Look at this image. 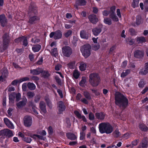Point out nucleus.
I'll return each instance as SVG.
<instances>
[{"instance_id": "obj_25", "label": "nucleus", "mask_w": 148, "mask_h": 148, "mask_svg": "<svg viewBox=\"0 0 148 148\" xmlns=\"http://www.w3.org/2000/svg\"><path fill=\"white\" fill-rule=\"evenodd\" d=\"M105 115L102 112H98L95 114L96 118L99 120H103L105 118Z\"/></svg>"}, {"instance_id": "obj_45", "label": "nucleus", "mask_w": 148, "mask_h": 148, "mask_svg": "<svg viewBox=\"0 0 148 148\" xmlns=\"http://www.w3.org/2000/svg\"><path fill=\"white\" fill-rule=\"evenodd\" d=\"M142 22V19L141 17L140 16H137L136 17V23L137 25L140 24Z\"/></svg>"}, {"instance_id": "obj_30", "label": "nucleus", "mask_w": 148, "mask_h": 148, "mask_svg": "<svg viewBox=\"0 0 148 148\" xmlns=\"http://www.w3.org/2000/svg\"><path fill=\"white\" fill-rule=\"evenodd\" d=\"M39 18L36 16H33L31 17L29 19V22L30 24H33L36 21L38 20Z\"/></svg>"}, {"instance_id": "obj_15", "label": "nucleus", "mask_w": 148, "mask_h": 148, "mask_svg": "<svg viewBox=\"0 0 148 148\" xmlns=\"http://www.w3.org/2000/svg\"><path fill=\"white\" fill-rule=\"evenodd\" d=\"M20 40L23 42V44L25 46H27V38L25 37H22L16 39L15 40V42H18Z\"/></svg>"}, {"instance_id": "obj_57", "label": "nucleus", "mask_w": 148, "mask_h": 148, "mask_svg": "<svg viewBox=\"0 0 148 148\" xmlns=\"http://www.w3.org/2000/svg\"><path fill=\"white\" fill-rule=\"evenodd\" d=\"M110 11L107 10H105L103 11L102 14L103 16H107L109 14H110Z\"/></svg>"}, {"instance_id": "obj_23", "label": "nucleus", "mask_w": 148, "mask_h": 148, "mask_svg": "<svg viewBox=\"0 0 148 148\" xmlns=\"http://www.w3.org/2000/svg\"><path fill=\"white\" fill-rule=\"evenodd\" d=\"M134 56L136 58H140L143 56V51L140 50H136L134 52Z\"/></svg>"}, {"instance_id": "obj_4", "label": "nucleus", "mask_w": 148, "mask_h": 148, "mask_svg": "<svg viewBox=\"0 0 148 148\" xmlns=\"http://www.w3.org/2000/svg\"><path fill=\"white\" fill-rule=\"evenodd\" d=\"M91 47L89 44L84 45L80 48V51L82 55L85 58H87L90 54Z\"/></svg>"}, {"instance_id": "obj_41", "label": "nucleus", "mask_w": 148, "mask_h": 148, "mask_svg": "<svg viewBox=\"0 0 148 148\" xmlns=\"http://www.w3.org/2000/svg\"><path fill=\"white\" fill-rule=\"evenodd\" d=\"M75 62L73 61L69 63L67 65V67L71 69H74L75 67Z\"/></svg>"}, {"instance_id": "obj_32", "label": "nucleus", "mask_w": 148, "mask_h": 148, "mask_svg": "<svg viewBox=\"0 0 148 148\" xmlns=\"http://www.w3.org/2000/svg\"><path fill=\"white\" fill-rule=\"evenodd\" d=\"M136 40L138 44L146 42V39L145 38L143 37H138Z\"/></svg>"}, {"instance_id": "obj_39", "label": "nucleus", "mask_w": 148, "mask_h": 148, "mask_svg": "<svg viewBox=\"0 0 148 148\" xmlns=\"http://www.w3.org/2000/svg\"><path fill=\"white\" fill-rule=\"evenodd\" d=\"M139 128L142 131H146L148 130V127L144 124H142L140 125Z\"/></svg>"}, {"instance_id": "obj_8", "label": "nucleus", "mask_w": 148, "mask_h": 148, "mask_svg": "<svg viewBox=\"0 0 148 148\" xmlns=\"http://www.w3.org/2000/svg\"><path fill=\"white\" fill-rule=\"evenodd\" d=\"M62 33L60 30H57L55 32H52L49 35L50 38L53 37L55 40L59 39L62 38Z\"/></svg>"}, {"instance_id": "obj_11", "label": "nucleus", "mask_w": 148, "mask_h": 148, "mask_svg": "<svg viewBox=\"0 0 148 148\" xmlns=\"http://www.w3.org/2000/svg\"><path fill=\"white\" fill-rule=\"evenodd\" d=\"M1 72L2 75L0 77V82H3L8 75V70L6 68H4L1 70Z\"/></svg>"}, {"instance_id": "obj_36", "label": "nucleus", "mask_w": 148, "mask_h": 148, "mask_svg": "<svg viewBox=\"0 0 148 148\" xmlns=\"http://www.w3.org/2000/svg\"><path fill=\"white\" fill-rule=\"evenodd\" d=\"M76 2L79 5H84L86 4V2L85 0H76Z\"/></svg>"}, {"instance_id": "obj_21", "label": "nucleus", "mask_w": 148, "mask_h": 148, "mask_svg": "<svg viewBox=\"0 0 148 148\" xmlns=\"http://www.w3.org/2000/svg\"><path fill=\"white\" fill-rule=\"evenodd\" d=\"M74 113L78 118L82 119V120L85 122L87 121L86 119L85 116L84 115H82L78 111H75Z\"/></svg>"}, {"instance_id": "obj_6", "label": "nucleus", "mask_w": 148, "mask_h": 148, "mask_svg": "<svg viewBox=\"0 0 148 148\" xmlns=\"http://www.w3.org/2000/svg\"><path fill=\"white\" fill-rule=\"evenodd\" d=\"M14 133L8 129H5L0 131V135L2 136H5L10 138L13 136L14 135Z\"/></svg>"}, {"instance_id": "obj_54", "label": "nucleus", "mask_w": 148, "mask_h": 148, "mask_svg": "<svg viewBox=\"0 0 148 148\" xmlns=\"http://www.w3.org/2000/svg\"><path fill=\"white\" fill-rule=\"evenodd\" d=\"M72 33V31L70 30L66 32L64 34V36L66 37H68Z\"/></svg>"}, {"instance_id": "obj_58", "label": "nucleus", "mask_w": 148, "mask_h": 148, "mask_svg": "<svg viewBox=\"0 0 148 148\" xmlns=\"http://www.w3.org/2000/svg\"><path fill=\"white\" fill-rule=\"evenodd\" d=\"M99 45L97 44V45H93L92 46V49L93 50H97L99 49Z\"/></svg>"}, {"instance_id": "obj_49", "label": "nucleus", "mask_w": 148, "mask_h": 148, "mask_svg": "<svg viewBox=\"0 0 148 148\" xmlns=\"http://www.w3.org/2000/svg\"><path fill=\"white\" fill-rule=\"evenodd\" d=\"M35 95V94L33 92H29L27 93V96L28 98L33 97Z\"/></svg>"}, {"instance_id": "obj_40", "label": "nucleus", "mask_w": 148, "mask_h": 148, "mask_svg": "<svg viewBox=\"0 0 148 148\" xmlns=\"http://www.w3.org/2000/svg\"><path fill=\"white\" fill-rule=\"evenodd\" d=\"M16 93H13L10 94L9 95V99L10 102H13L15 99Z\"/></svg>"}, {"instance_id": "obj_62", "label": "nucleus", "mask_w": 148, "mask_h": 148, "mask_svg": "<svg viewBox=\"0 0 148 148\" xmlns=\"http://www.w3.org/2000/svg\"><path fill=\"white\" fill-rule=\"evenodd\" d=\"M57 91L60 97L61 98H62L63 97V95L62 91L60 90L59 89H58Z\"/></svg>"}, {"instance_id": "obj_43", "label": "nucleus", "mask_w": 148, "mask_h": 148, "mask_svg": "<svg viewBox=\"0 0 148 148\" xmlns=\"http://www.w3.org/2000/svg\"><path fill=\"white\" fill-rule=\"evenodd\" d=\"M30 106H31L32 107V110L34 112L35 114H38L36 110L37 109L33 106V104L32 102H30L29 103Z\"/></svg>"}, {"instance_id": "obj_42", "label": "nucleus", "mask_w": 148, "mask_h": 148, "mask_svg": "<svg viewBox=\"0 0 148 148\" xmlns=\"http://www.w3.org/2000/svg\"><path fill=\"white\" fill-rule=\"evenodd\" d=\"M113 134L115 137H118L120 136L121 133L119 132V130L116 129L113 133Z\"/></svg>"}, {"instance_id": "obj_46", "label": "nucleus", "mask_w": 148, "mask_h": 148, "mask_svg": "<svg viewBox=\"0 0 148 148\" xmlns=\"http://www.w3.org/2000/svg\"><path fill=\"white\" fill-rule=\"evenodd\" d=\"M90 132L93 135H95L96 134V130L95 127H92L90 128Z\"/></svg>"}, {"instance_id": "obj_1", "label": "nucleus", "mask_w": 148, "mask_h": 148, "mask_svg": "<svg viewBox=\"0 0 148 148\" xmlns=\"http://www.w3.org/2000/svg\"><path fill=\"white\" fill-rule=\"evenodd\" d=\"M115 103L121 107H125L127 106L128 104L127 99L122 94L119 92L115 94Z\"/></svg>"}, {"instance_id": "obj_63", "label": "nucleus", "mask_w": 148, "mask_h": 148, "mask_svg": "<svg viewBox=\"0 0 148 148\" xmlns=\"http://www.w3.org/2000/svg\"><path fill=\"white\" fill-rule=\"evenodd\" d=\"M62 66L60 64H58L55 67V69L56 71H59L61 68Z\"/></svg>"}, {"instance_id": "obj_14", "label": "nucleus", "mask_w": 148, "mask_h": 148, "mask_svg": "<svg viewBox=\"0 0 148 148\" xmlns=\"http://www.w3.org/2000/svg\"><path fill=\"white\" fill-rule=\"evenodd\" d=\"M148 146V144L146 139H143L140 143L138 148H147Z\"/></svg>"}, {"instance_id": "obj_50", "label": "nucleus", "mask_w": 148, "mask_h": 148, "mask_svg": "<svg viewBox=\"0 0 148 148\" xmlns=\"http://www.w3.org/2000/svg\"><path fill=\"white\" fill-rule=\"evenodd\" d=\"M139 142V140L138 139L135 140H134L131 143L132 147H133L134 146L136 145Z\"/></svg>"}, {"instance_id": "obj_60", "label": "nucleus", "mask_w": 148, "mask_h": 148, "mask_svg": "<svg viewBox=\"0 0 148 148\" xmlns=\"http://www.w3.org/2000/svg\"><path fill=\"white\" fill-rule=\"evenodd\" d=\"M23 140L27 143H30L32 141V139L29 138L25 137L23 138Z\"/></svg>"}, {"instance_id": "obj_3", "label": "nucleus", "mask_w": 148, "mask_h": 148, "mask_svg": "<svg viewBox=\"0 0 148 148\" xmlns=\"http://www.w3.org/2000/svg\"><path fill=\"white\" fill-rule=\"evenodd\" d=\"M100 80L99 76L97 73H92L89 75V82L90 85L93 87L98 86Z\"/></svg>"}, {"instance_id": "obj_33", "label": "nucleus", "mask_w": 148, "mask_h": 148, "mask_svg": "<svg viewBox=\"0 0 148 148\" xmlns=\"http://www.w3.org/2000/svg\"><path fill=\"white\" fill-rule=\"evenodd\" d=\"M28 136H29L33 138H38L43 140H45V137L38 135H32L31 134H28Z\"/></svg>"}, {"instance_id": "obj_19", "label": "nucleus", "mask_w": 148, "mask_h": 148, "mask_svg": "<svg viewBox=\"0 0 148 148\" xmlns=\"http://www.w3.org/2000/svg\"><path fill=\"white\" fill-rule=\"evenodd\" d=\"M101 27H96L92 29L93 34L95 36L98 35L101 31Z\"/></svg>"}, {"instance_id": "obj_10", "label": "nucleus", "mask_w": 148, "mask_h": 148, "mask_svg": "<svg viewBox=\"0 0 148 148\" xmlns=\"http://www.w3.org/2000/svg\"><path fill=\"white\" fill-rule=\"evenodd\" d=\"M24 123L25 125L27 127H29L32 125V119L31 117L26 116L24 119Z\"/></svg>"}, {"instance_id": "obj_53", "label": "nucleus", "mask_w": 148, "mask_h": 148, "mask_svg": "<svg viewBox=\"0 0 148 148\" xmlns=\"http://www.w3.org/2000/svg\"><path fill=\"white\" fill-rule=\"evenodd\" d=\"M40 40L39 39L37 38L36 37H33L31 40V42L34 43H36L39 42Z\"/></svg>"}, {"instance_id": "obj_56", "label": "nucleus", "mask_w": 148, "mask_h": 148, "mask_svg": "<svg viewBox=\"0 0 148 148\" xmlns=\"http://www.w3.org/2000/svg\"><path fill=\"white\" fill-rule=\"evenodd\" d=\"M95 118L94 114L92 112H90L89 115V119L90 120H93Z\"/></svg>"}, {"instance_id": "obj_27", "label": "nucleus", "mask_w": 148, "mask_h": 148, "mask_svg": "<svg viewBox=\"0 0 148 148\" xmlns=\"http://www.w3.org/2000/svg\"><path fill=\"white\" fill-rule=\"evenodd\" d=\"M32 50L34 52L38 51L41 48V46L39 45H33L32 47Z\"/></svg>"}, {"instance_id": "obj_12", "label": "nucleus", "mask_w": 148, "mask_h": 148, "mask_svg": "<svg viewBox=\"0 0 148 148\" xmlns=\"http://www.w3.org/2000/svg\"><path fill=\"white\" fill-rule=\"evenodd\" d=\"M3 120L4 123L9 128L12 129H14V126L13 124L7 118H4Z\"/></svg>"}, {"instance_id": "obj_28", "label": "nucleus", "mask_w": 148, "mask_h": 148, "mask_svg": "<svg viewBox=\"0 0 148 148\" xmlns=\"http://www.w3.org/2000/svg\"><path fill=\"white\" fill-rule=\"evenodd\" d=\"M130 73V70L127 69L124 70L121 73V77L122 78H124L126 76L128 75Z\"/></svg>"}, {"instance_id": "obj_26", "label": "nucleus", "mask_w": 148, "mask_h": 148, "mask_svg": "<svg viewBox=\"0 0 148 148\" xmlns=\"http://www.w3.org/2000/svg\"><path fill=\"white\" fill-rule=\"evenodd\" d=\"M87 77L85 76L82 77V79L79 82V85L82 86H84L86 85V82Z\"/></svg>"}, {"instance_id": "obj_18", "label": "nucleus", "mask_w": 148, "mask_h": 148, "mask_svg": "<svg viewBox=\"0 0 148 148\" xmlns=\"http://www.w3.org/2000/svg\"><path fill=\"white\" fill-rule=\"evenodd\" d=\"M80 36L82 38L88 39L90 36V34L86 31L83 30L81 31Z\"/></svg>"}, {"instance_id": "obj_7", "label": "nucleus", "mask_w": 148, "mask_h": 148, "mask_svg": "<svg viewBox=\"0 0 148 148\" xmlns=\"http://www.w3.org/2000/svg\"><path fill=\"white\" fill-rule=\"evenodd\" d=\"M115 9L116 7L114 6H113L111 7L109 16L113 21L117 22L118 21L119 19L115 14Z\"/></svg>"}, {"instance_id": "obj_51", "label": "nucleus", "mask_w": 148, "mask_h": 148, "mask_svg": "<svg viewBox=\"0 0 148 148\" xmlns=\"http://www.w3.org/2000/svg\"><path fill=\"white\" fill-rule=\"evenodd\" d=\"M29 80V78L27 77H25L21 78L19 79L20 83H21L24 81H28Z\"/></svg>"}, {"instance_id": "obj_17", "label": "nucleus", "mask_w": 148, "mask_h": 148, "mask_svg": "<svg viewBox=\"0 0 148 148\" xmlns=\"http://www.w3.org/2000/svg\"><path fill=\"white\" fill-rule=\"evenodd\" d=\"M40 107L41 110V112L42 114H45L47 111L45 103L43 101H41L40 103Z\"/></svg>"}, {"instance_id": "obj_38", "label": "nucleus", "mask_w": 148, "mask_h": 148, "mask_svg": "<svg viewBox=\"0 0 148 148\" xmlns=\"http://www.w3.org/2000/svg\"><path fill=\"white\" fill-rule=\"evenodd\" d=\"M28 88L30 90H34L36 88V86L33 83L29 82L27 84Z\"/></svg>"}, {"instance_id": "obj_20", "label": "nucleus", "mask_w": 148, "mask_h": 148, "mask_svg": "<svg viewBox=\"0 0 148 148\" xmlns=\"http://www.w3.org/2000/svg\"><path fill=\"white\" fill-rule=\"evenodd\" d=\"M88 18L90 21L93 23H96L98 21V19L95 15H90Z\"/></svg>"}, {"instance_id": "obj_44", "label": "nucleus", "mask_w": 148, "mask_h": 148, "mask_svg": "<svg viewBox=\"0 0 148 148\" xmlns=\"http://www.w3.org/2000/svg\"><path fill=\"white\" fill-rule=\"evenodd\" d=\"M139 0H133L132 6L134 8L136 7L138 5Z\"/></svg>"}, {"instance_id": "obj_48", "label": "nucleus", "mask_w": 148, "mask_h": 148, "mask_svg": "<svg viewBox=\"0 0 148 148\" xmlns=\"http://www.w3.org/2000/svg\"><path fill=\"white\" fill-rule=\"evenodd\" d=\"M148 73V71L145 68L144 69H141L139 73L142 75H145Z\"/></svg>"}, {"instance_id": "obj_2", "label": "nucleus", "mask_w": 148, "mask_h": 148, "mask_svg": "<svg viewBox=\"0 0 148 148\" xmlns=\"http://www.w3.org/2000/svg\"><path fill=\"white\" fill-rule=\"evenodd\" d=\"M99 129L101 134H110L113 131V127L108 123H102L99 124Z\"/></svg>"}, {"instance_id": "obj_37", "label": "nucleus", "mask_w": 148, "mask_h": 148, "mask_svg": "<svg viewBox=\"0 0 148 148\" xmlns=\"http://www.w3.org/2000/svg\"><path fill=\"white\" fill-rule=\"evenodd\" d=\"M103 22L105 24L108 25H110L112 23L111 19L108 18H104Z\"/></svg>"}, {"instance_id": "obj_29", "label": "nucleus", "mask_w": 148, "mask_h": 148, "mask_svg": "<svg viewBox=\"0 0 148 148\" xmlns=\"http://www.w3.org/2000/svg\"><path fill=\"white\" fill-rule=\"evenodd\" d=\"M80 75V73L77 70H75L73 72V78L77 79L78 78Z\"/></svg>"}, {"instance_id": "obj_34", "label": "nucleus", "mask_w": 148, "mask_h": 148, "mask_svg": "<svg viewBox=\"0 0 148 148\" xmlns=\"http://www.w3.org/2000/svg\"><path fill=\"white\" fill-rule=\"evenodd\" d=\"M50 53L52 56L56 57L58 56V52L57 48H54L52 49L50 52Z\"/></svg>"}, {"instance_id": "obj_16", "label": "nucleus", "mask_w": 148, "mask_h": 148, "mask_svg": "<svg viewBox=\"0 0 148 148\" xmlns=\"http://www.w3.org/2000/svg\"><path fill=\"white\" fill-rule=\"evenodd\" d=\"M58 108L60 113L62 112L65 110V107L62 101H60L58 102Z\"/></svg>"}, {"instance_id": "obj_55", "label": "nucleus", "mask_w": 148, "mask_h": 148, "mask_svg": "<svg viewBox=\"0 0 148 148\" xmlns=\"http://www.w3.org/2000/svg\"><path fill=\"white\" fill-rule=\"evenodd\" d=\"M80 139L83 140L85 137V134L83 132H80Z\"/></svg>"}, {"instance_id": "obj_24", "label": "nucleus", "mask_w": 148, "mask_h": 148, "mask_svg": "<svg viewBox=\"0 0 148 148\" xmlns=\"http://www.w3.org/2000/svg\"><path fill=\"white\" fill-rule=\"evenodd\" d=\"M66 136L69 139L71 140H75L77 138V135L72 133H67Z\"/></svg>"}, {"instance_id": "obj_52", "label": "nucleus", "mask_w": 148, "mask_h": 148, "mask_svg": "<svg viewBox=\"0 0 148 148\" xmlns=\"http://www.w3.org/2000/svg\"><path fill=\"white\" fill-rule=\"evenodd\" d=\"M84 96L88 99H91V97L90 94L87 91H85L84 92Z\"/></svg>"}, {"instance_id": "obj_13", "label": "nucleus", "mask_w": 148, "mask_h": 148, "mask_svg": "<svg viewBox=\"0 0 148 148\" xmlns=\"http://www.w3.org/2000/svg\"><path fill=\"white\" fill-rule=\"evenodd\" d=\"M0 23L2 26L4 27L7 24V21L5 15L2 14L0 15Z\"/></svg>"}, {"instance_id": "obj_47", "label": "nucleus", "mask_w": 148, "mask_h": 148, "mask_svg": "<svg viewBox=\"0 0 148 148\" xmlns=\"http://www.w3.org/2000/svg\"><path fill=\"white\" fill-rule=\"evenodd\" d=\"M145 84V82L143 80H141L138 84V86L139 88H142Z\"/></svg>"}, {"instance_id": "obj_61", "label": "nucleus", "mask_w": 148, "mask_h": 148, "mask_svg": "<svg viewBox=\"0 0 148 148\" xmlns=\"http://www.w3.org/2000/svg\"><path fill=\"white\" fill-rule=\"evenodd\" d=\"M18 83H20L19 79L14 80L12 82L11 84L12 85H16Z\"/></svg>"}, {"instance_id": "obj_64", "label": "nucleus", "mask_w": 148, "mask_h": 148, "mask_svg": "<svg viewBox=\"0 0 148 148\" xmlns=\"http://www.w3.org/2000/svg\"><path fill=\"white\" fill-rule=\"evenodd\" d=\"M69 90L70 92L73 94H74L75 92V89L74 88L72 87L69 88Z\"/></svg>"}, {"instance_id": "obj_22", "label": "nucleus", "mask_w": 148, "mask_h": 148, "mask_svg": "<svg viewBox=\"0 0 148 148\" xmlns=\"http://www.w3.org/2000/svg\"><path fill=\"white\" fill-rule=\"evenodd\" d=\"M42 69L38 68L36 69L31 70L30 73L33 75H38L42 73Z\"/></svg>"}, {"instance_id": "obj_59", "label": "nucleus", "mask_w": 148, "mask_h": 148, "mask_svg": "<svg viewBox=\"0 0 148 148\" xmlns=\"http://www.w3.org/2000/svg\"><path fill=\"white\" fill-rule=\"evenodd\" d=\"M46 101V102L47 105L49 106L51 108L52 107V104L51 102L50 101L49 99L48 98L46 99H45Z\"/></svg>"}, {"instance_id": "obj_31", "label": "nucleus", "mask_w": 148, "mask_h": 148, "mask_svg": "<svg viewBox=\"0 0 148 148\" xmlns=\"http://www.w3.org/2000/svg\"><path fill=\"white\" fill-rule=\"evenodd\" d=\"M79 69L81 71H85L86 68V64L84 62H81L79 64Z\"/></svg>"}, {"instance_id": "obj_9", "label": "nucleus", "mask_w": 148, "mask_h": 148, "mask_svg": "<svg viewBox=\"0 0 148 148\" xmlns=\"http://www.w3.org/2000/svg\"><path fill=\"white\" fill-rule=\"evenodd\" d=\"M62 50L63 55L67 57L70 56L72 53V49L69 46L63 47L62 49Z\"/></svg>"}, {"instance_id": "obj_35", "label": "nucleus", "mask_w": 148, "mask_h": 148, "mask_svg": "<svg viewBox=\"0 0 148 148\" xmlns=\"http://www.w3.org/2000/svg\"><path fill=\"white\" fill-rule=\"evenodd\" d=\"M27 102V99H26L25 100L20 101L17 104V106L18 108H20L24 106Z\"/></svg>"}, {"instance_id": "obj_5", "label": "nucleus", "mask_w": 148, "mask_h": 148, "mask_svg": "<svg viewBox=\"0 0 148 148\" xmlns=\"http://www.w3.org/2000/svg\"><path fill=\"white\" fill-rule=\"evenodd\" d=\"M10 37L7 34H5L3 37V41L1 45V51L5 50L8 46Z\"/></svg>"}]
</instances>
